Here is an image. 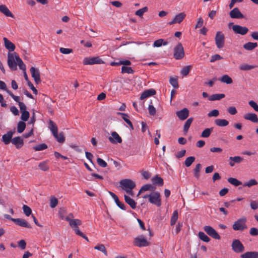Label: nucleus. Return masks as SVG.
I'll return each instance as SVG.
<instances>
[{
  "instance_id": "nucleus-8",
  "label": "nucleus",
  "mask_w": 258,
  "mask_h": 258,
  "mask_svg": "<svg viewBox=\"0 0 258 258\" xmlns=\"http://www.w3.org/2000/svg\"><path fill=\"white\" fill-rule=\"evenodd\" d=\"M150 244V243L143 236L136 237L134 240V244L139 247L147 246L149 245Z\"/></svg>"
},
{
  "instance_id": "nucleus-42",
  "label": "nucleus",
  "mask_w": 258,
  "mask_h": 258,
  "mask_svg": "<svg viewBox=\"0 0 258 258\" xmlns=\"http://www.w3.org/2000/svg\"><path fill=\"white\" fill-rule=\"evenodd\" d=\"M227 181L229 183L234 186H238L242 184V182L241 181H239L236 178L233 177L228 178Z\"/></svg>"
},
{
  "instance_id": "nucleus-50",
  "label": "nucleus",
  "mask_w": 258,
  "mask_h": 258,
  "mask_svg": "<svg viewBox=\"0 0 258 258\" xmlns=\"http://www.w3.org/2000/svg\"><path fill=\"white\" fill-rule=\"evenodd\" d=\"M195 157L194 156H190L189 157H187L185 161H184V164L186 167H189L192 163L195 161Z\"/></svg>"
},
{
  "instance_id": "nucleus-61",
  "label": "nucleus",
  "mask_w": 258,
  "mask_h": 258,
  "mask_svg": "<svg viewBox=\"0 0 258 258\" xmlns=\"http://www.w3.org/2000/svg\"><path fill=\"white\" fill-rule=\"evenodd\" d=\"M7 93L13 98V99L17 102L19 103V102H21L20 101V97L17 96H15L14 95V94L10 91V90H7Z\"/></svg>"
},
{
  "instance_id": "nucleus-63",
  "label": "nucleus",
  "mask_w": 258,
  "mask_h": 258,
  "mask_svg": "<svg viewBox=\"0 0 258 258\" xmlns=\"http://www.w3.org/2000/svg\"><path fill=\"white\" fill-rule=\"evenodd\" d=\"M60 52L61 53L64 54H68L69 53H71L73 52V49L70 48H66L63 47H61L59 49Z\"/></svg>"
},
{
  "instance_id": "nucleus-35",
  "label": "nucleus",
  "mask_w": 258,
  "mask_h": 258,
  "mask_svg": "<svg viewBox=\"0 0 258 258\" xmlns=\"http://www.w3.org/2000/svg\"><path fill=\"white\" fill-rule=\"evenodd\" d=\"M168 42L167 41H165L163 39H159L154 41L153 46L156 47H159L163 45H167Z\"/></svg>"
},
{
  "instance_id": "nucleus-45",
  "label": "nucleus",
  "mask_w": 258,
  "mask_h": 258,
  "mask_svg": "<svg viewBox=\"0 0 258 258\" xmlns=\"http://www.w3.org/2000/svg\"><path fill=\"white\" fill-rule=\"evenodd\" d=\"M47 163L48 162L46 161L40 162L38 165L39 168L42 171H47L49 169V166Z\"/></svg>"
},
{
  "instance_id": "nucleus-46",
  "label": "nucleus",
  "mask_w": 258,
  "mask_h": 258,
  "mask_svg": "<svg viewBox=\"0 0 258 258\" xmlns=\"http://www.w3.org/2000/svg\"><path fill=\"white\" fill-rule=\"evenodd\" d=\"M54 137L56 139L57 141L60 143H63L65 141L64 134L62 132L59 133V134H58L57 132L56 137Z\"/></svg>"
},
{
  "instance_id": "nucleus-30",
  "label": "nucleus",
  "mask_w": 258,
  "mask_h": 258,
  "mask_svg": "<svg viewBox=\"0 0 258 258\" xmlns=\"http://www.w3.org/2000/svg\"><path fill=\"white\" fill-rule=\"evenodd\" d=\"M257 46V43L256 42H248L244 44L243 46L244 49L246 50H252L255 48Z\"/></svg>"
},
{
  "instance_id": "nucleus-41",
  "label": "nucleus",
  "mask_w": 258,
  "mask_h": 258,
  "mask_svg": "<svg viewBox=\"0 0 258 258\" xmlns=\"http://www.w3.org/2000/svg\"><path fill=\"white\" fill-rule=\"evenodd\" d=\"M192 121H193V118H192V117L189 118L188 119H187L186 120V121H185L184 125L183 126V132H184L186 133L188 131Z\"/></svg>"
},
{
  "instance_id": "nucleus-22",
  "label": "nucleus",
  "mask_w": 258,
  "mask_h": 258,
  "mask_svg": "<svg viewBox=\"0 0 258 258\" xmlns=\"http://www.w3.org/2000/svg\"><path fill=\"white\" fill-rule=\"evenodd\" d=\"M245 120H248L254 123L258 122L257 115L254 113H248L243 116Z\"/></svg>"
},
{
  "instance_id": "nucleus-27",
  "label": "nucleus",
  "mask_w": 258,
  "mask_h": 258,
  "mask_svg": "<svg viewBox=\"0 0 258 258\" xmlns=\"http://www.w3.org/2000/svg\"><path fill=\"white\" fill-rule=\"evenodd\" d=\"M5 46L6 48L8 49L10 51H13L15 49V45L12 42L9 41L7 38L4 37L3 38Z\"/></svg>"
},
{
  "instance_id": "nucleus-53",
  "label": "nucleus",
  "mask_w": 258,
  "mask_h": 258,
  "mask_svg": "<svg viewBox=\"0 0 258 258\" xmlns=\"http://www.w3.org/2000/svg\"><path fill=\"white\" fill-rule=\"evenodd\" d=\"M170 84L175 88L179 87L177 79L176 78L171 77L169 80Z\"/></svg>"
},
{
  "instance_id": "nucleus-39",
  "label": "nucleus",
  "mask_w": 258,
  "mask_h": 258,
  "mask_svg": "<svg viewBox=\"0 0 258 258\" xmlns=\"http://www.w3.org/2000/svg\"><path fill=\"white\" fill-rule=\"evenodd\" d=\"M178 211L177 210H175L173 213L170 220V225L171 226L175 224L176 221L178 220Z\"/></svg>"
},
{
  "instance_id": "nucleus-62",
  "label": "nucleus",
  "mask_w": 258,
  "mask_h": 258,
  "mask_svg": "<svg viewBox=\"0 0 258 258\" xmlns=\"http://www.w3.org/2000/svg\"><path fill=\"white\" fill-rule=\"evenodd\" d=\"M97 162L98 164L101 167H105L107 165L106 162L100 158H98L97 159Z\"/></svg>"
},
{
  "instance_id": "nucleus-2",
  "label": "nucleus",
  "mask_w": 258,
  "mask_h": 258,
  "mask_svg": "<svg viewBox=\"0 0 258 258\" xmlns=\"http://www.w3.org/2000/svg\"><path fill=\"white\" fill-rule=\"evenodd\" d=\"M246 222V218L245 217H242L236 221L232 225L233 229L235 231H243L247 228L245 225Z\"/></svg>"
},
{
  "instance_id": "nucleus-18",
  "label": "nucleus",
  "mask_w": 258,
  "mask_h": 258,
  "mask_svg": "<svg viewBox=\"0 0 258 258\" xmlns=\"http://www.w3.org/2000/svg\"><path fill=\"white\" fill-rule=\"evenodd\" d=\"M0 12L5 15L6 17L13 18H14V15L5 5H0Z\"/></svg>"
},
{
  "instance_id": "nucleus-12",
  "label": "nucleus",
  "mask_w": 258,
  "mask_h": 258,
  "mask_svg": "<svg viewBox=\"0 0 258 258\" xmlns=\"http://www.w3.org/2000/svg\"><path fill=\"white\" fill-rule=\"evenodd\" d=\"M70 223V226L71 228L74 230L75 233L80 236V235H82V232L80 231L79 230V226L82 224V221L78 219H76L75 221H71Z\"/></svg>"
},
{
  "instance_id": "nucleus-23",
  "label": "nucleus",
  "mask_w": 258,
  "mask_h": 258,
  "mask_svg": "<svg viewBox=\"0 0 258 258\" xmlns=\"http://www.w3.org/2000/svg\"><path fill=\"white\" fill-rule=\"evenodd\" d=\"M12 143L14 145L17 149L21 148L24 145L23 140L20 137H17L12 139Z\"/></svg>"
},
{
  "instance_id": "nucleus-14",
  "label": "nucleus",
  "mask_w": 258,
  "mask_h": 258,
  "mask_svg": "<svg viewBox=\"0 0 258 258\" xmlns=\"http://www.w3.org/2000/svg\"><path fill=\"white\" fill-rule=\"evenodd\" d=\"M111 136L108 137V140L113 144L121 143L122 139L116 132H113L111 134Z\"/></svg>"
},
{
  "instance_id": "nucleus-36",
  "label": "nucleus",
  "mask_w": 258,
  "mask_h": 258,
  "mask_svg": "<svg viewBox=\"0 0 258 258\" xmlns=\"http://www.w3.org/2000/svg\"><path fill=\"white\" fill-rule=\"evenodd\" d=\"M225 97V94H215L211 95L209 100L210 101L219 100Z\"/></svg>"
},
{
  "instance_id": "nucleus-6",
  "label": "nucleus",
  "mask_w": 258,
  "mask_h": 258,
  "mask_svg": "<svg viewBox=\"0 0 258 258\" xmlns=\"http://www.w3.org/2000/svg\"><path fill=\"white\" fill-rule=\"evenodd\" d=\"M149 201L152 204H154L158 207L161 205V200L160 199V194L159 192L156 191L151 193Z\"/></svg>"
},
{
  "instance_id": "nucleus-4",
  "label": "nucleus",
  "mask_w": 258,
  "mask_h": 258,
  "mask_svg": "<svg viewBox=\"0 0 258 258\" xmlns=\"http://www.w3.org/2000/svg\"><path fill=\"white\" fill-rule=\"evenodd\" d=\"M232 250L237 253L243 252L245 248L243 244L239 239H234L231 244Z\"/></svg>"
},
{
  "instance_id": "nucleus-7",
  "label": "nucleus",
  "mask_w": 258,
  "mask_h": 258,
  "mask_svg": "<svg viewBox=\"0 0 258 258\" xmlns=\"http://www.w3.org/2000/svg\"><path fill=\"white\" fill-rule=\"evenodd\" d=\"M204 230L208 235L212 238L217 240H219L221 238L220 236L212 227L210 226H205L204 227Z\"/></svg>"
},
{
  "instance_id": "nucleus-28",
  "label": "nucleus",
  "mask_w": 258,
  "mask_h": 258,
  "mask_svg": "<svg viewBox=\"0 0 258 258\" xmlns=\"http://www.w3.org/2000/svg\"><path fill=\"white\" fill-rule=\"evenodd\" d=\"M49 128L52 133L54 137H56L57 133L58 132L57 127L56 124L52 120H50L49 121Z\"/></svg>"
},
{
  "instance_id": "nucleus-51",
  "label": "nucleus",
  "mask_w": 258,
  "mask_h": 258,
  "mask_svg": "<svg viewBox=\"0 0 258 258\" xmlns=\"http://www.w3.org/2000/svg\"><path fill=\"white\" fill-rule=\"evenodd\" d=\"M47 145L45 144H41L38 145L33 147V149L36 151H42L47 148Z\"/></svg>"
},
{
  "instance_id": "nucleus-9",
  "label": "nucleus",
  "mask_w": 258,
  "mask_h": 258,
  "mask_svg": "<svg viewBox=\"0 0 258 258\" xmlns=\"http://www.w3.org/2000/svg\"><path fill=\"white\" fill-rule=\"evenodd\" d=\"M224 35L220 31H218L216 33L215 36V42L217 47L218 48H221L224 45Z\"/></svg>"
},
{
  "instance_id": "nucleus-44",
  "label": "nucleus",
  "mask_w": 258,
  "mask_h": 258,
  "mask_svg": "<svg viewBox=\"0 0 258 258\" xmlns=\"http://www.w3.org/2000/svg\"><path fill=\"white\" fill-rule=\"evenodd\" d=\"M26 123L24 121H20L18 123L17 132L19 133H22L25 129Z\"/></svg>"
},
{
  "instance_id": "nucleus-34",
  "label": "nucleus",
  "mask_w": 258,
  "mask_h": 258,
  "mask_svg": "<svg viewBox=\"0 0 258 258\" xmlns=\"http://www.w3.org/2000/svg\"><path fill=\"white\" fill-rule=\"evenodd\" d=\"M256 68V66L249 65L247 63H242L239 66V69L242 71H249Z\"/></svg>"
},
{
  "instance_id": "nucleus-17",
  "label": "nucleus",
  "mask_w": 258,
  "mask_h": 258,
  "mask_svg": "<svg viewBox=\"0 0 258 258\" xmlns=\"http://www.w3.org/2000/svg\"><path fill=\"white\" fill-rule=\"evenodd\" d=\"M186 17V15L184 13H180L176 15L172 21L168 23L169 25H173L175 23L180 24L184 19Z\"/></svg>"
},
{
  "instance_id": "nucleus-24",
  "label": "nucleus",
  "mask_w": 258,
  "mask_h": 258,
  "mask_svg": "<svg viewBox=\"0 0 258 258\" xmlns=\"http://www.w3.org/2000/svg\"><path fill=\"white\" fill-rule=\"evenodd\" d=\"M156 93L155 90L153 89L146 90L142 93L140 99L143 100L148 97L155 95Z\"/></svg>"
},
{
  "instance_id": "nucleus-33",
  "label": "nucleus",
  "mask_w": 258,
  "mask_h": 258,
  "mask_svg": "<svg viewBox=\"0 0 258 258\" xmlns=\"http://www.w3.org/2000/svg\"><path fill=\"white\" fill-rule=\"evenodd\" d=\"M215 124L218 126H226L228 125L229 122L225 119H216L215 121Z\"/></svg>"
},
{
  "instance_id": "nucleus-11",
  "label": "nucleus",
  "mask_w": 258,
  "mask_h": 258,
  "mask_svg": "<svg viewBox=\"0 0 258 258\" xmlns=\"http://www.w3.org/2000/svg\"><path fill=\"white\" fill-rule=\"evenodd\" d=\"M232 30L235 34L242 35H245L248 31V29L245 26H241L238 25H233Z\"/></svg>"
},
{
  "instance_id": "nucleus-31",
  "label": "nucleus",
  "mask_w": 258,
  "mask_h": 258,
  "mask_svg": "<svg viewBox=\"0 0 258 258\" xmlns=\"http://www.w3.org/2000/svg\"><path fill=\"white\" fill-rule=\"evenodd\" d=\"M152 182L153 184L160 186H162L164 183L163 179L158 175H156L152 178Z\"/></svg>"
},
{
  "instance_id": "nucleus-57",
  "label": "nucleus",
  "mask_w": 258,
  "mask_h": 258,
  "mask_svg": "<svg viewBox=\"0 0 258 258\" xmlns=\"http://www.w3.org/2000/svg\"><path fill=\"white\" fill-rule=\"evenodd\" d=\"M148 110L149 113L151 115L154 116L156 114V108L153 105L152 102H151L150 104L149 105Z\"/></svg>"
},
{
  "instance_id": "nucleus-64",
  "label": "nucleus",
  "mask_w": 258,
  "mask_h": 258,
  "mask_svg": "<svg viewBox=\"0 0 258 258\" xmlns=\"http://www.w3.org/2000/svg\"><path fill=\"white\" fill-rule=\"evenodd\" d=\"M248 104L255 111H258V105L255 102L251 100L249 101Z\"/></svg>"
},
{
  "instance_id": "nucleus-13",
  "label": "nucleus",
  "mask_w": 258,
  "mask_h": 258,
  "mask_svg": "<svg viewBox=\"0 0 258 258\" xmlns=\"http://www.w3.org/2000/svg\"><path fill=\"white\" fill-rule=\"evenodd\" d=\"M15 59L14 53L11 54L9 53L8 55V64L12 71H15L17 69V64Z\"/></svg>"
},
{
  "instance_id": "nucleus-32",
  "label": "nucleus",
  "mask_w": 258,
  "mask_h": 258,
  "mask_svg": "<svg viewBox=\"0 0 258 258\" xmlns=\"http://www.w3.org/2000/svg\"><path fill=\"white\" fill-rule=\"evenodd\" d=\"M155 189V187L150 184H147L144 185L140 189L138 195L140 194L141 193L147 191V190H150V191H153Z\"/></svg>"
},
{
  "instance_id": "nucleus-26",
  "label": "nucleus",
  "mask_w": 258,
  "mask_h": 258,
  "mask_svg": "<svg viewBox=\"0 0 258 258\" xmlns=\"http://www.w3.org/2000/svg\"><path fill=\"white\" fill-rule=\"evenodd\" d=\"M14 54L15 55V59L17 61V64L18 65L19 68L23 71H25L26 70V66L23 63L21 58L19 56L16 52H14Z\"/></svg>"
},
{
  "instance_id": "nucleus-5",
  "label": "nucleus",
  "mask_w": 258,
  "mask_h": 258,
  "mask_svg": "<svg viewBox=\"0 0 258 258\" xmlns=\"http://www.w3.org/2000/svg\"><path fill=\"white\" fill-rule=\"evenodd\" d=\"M104 61L99 56L85 57L83 60L84 65H92L94 64L103 63Z\"/></svg>"
},
{
  "instance_id": "nucleus-20",
  "label": "nucleus",
  "mask_w": 258,
  "mask_h": 258,
  "mask_svg": "<svg viewBox=\"0 0 258 258\" xmlns=\"http://www.w3.org/2000/svg\"><path fill=\"white\" fill-rule=\"evenodd\" d=\"M13 134V132H8L6 134L3 136L2 141L5 143V144L8 145L11 142H12Z\"/></svg>"
},
{
  "instance_id": "nucleus-37",
  "label": "nucleus",
  "mask_w": 258,
  "mask_h": 258,
  "mask_svg": "<svg viewBox=\"0 0 258 258\" xmlns=\"http://www.w3.org/2000/svg\"><path fill=\"white\" fill-rule=\"evenodd\" d=\"M213 127L207 128L205 129L201 134V137L208 138L213 131Z\"/></svg>"
},
{
  "instance_id": "nucleus-29",
  "label": "nucleus",
  "mask_w": 258,
  "mask_h": 258,
  "mask_svg": "<svg viewBox=\"0 0 258 258\" xmlns=\"http://www.w3.org/2000/svg\"><path fill=\"white\" fill-rule=\"evenodd\" d=\"M125 202L133 209L136 208V202L133 199L126 195L124 196Z\"/></svg>"
},
{
  "instance_id": "nucleus-59",
  "label": "nucleus",
  "mask_w": 258,
  "mask_h": 258,
  "mask_svg": "<svg viewBox=\"0 0 258 258\" xmlns=\"http://www.w3.org/2000/svg\"><path fill=\"white\" fill-rule=\"evenodd\" d=\"M21 113H22L21 117V119L23 121H27L30 116V113H29V111H23Z\"/></svg>"
},
{
  "instance_id": "nucleus-48",
  "label": "nucleus",
  "mask_w": 258,
  "mask_h": 258,
  "mask_svg": "<svg viewBox=\"0 0 258 258\" xmlns=\"http://www.w3.org/2000/svg\"><path fill=\"white\" fill-rule=\"evenodd\" d=\"M148 11V7H145L143 8L142 9L137 10L135 14H136V15H137L140 17H142L143 16V15H144V14L145 12H147Z\"/></svg>"
},
{
  "instance_id": "nucleus-52",
  "label": "nucleus",
  "mask_w": 258,
  "mask_h": 258,
  "mask_svg": "<svg viewBox=\"0 0 258 258\" xmlns=\"http://www.w3.org/2000/svg\"><path fill=\"white\" fill-rule=\"evenodd\" d=\"M257 181L254 179H251L248 182H245L243 184V186H248L249 187L257 184Z\"/></svg>"
},
{
  "instance_id": "nucleus-3",
  "label": "nucleus",
  "mask_w": 258,
  "mask_h": 258,
  "mask_svg": "<svg viewBox=\"0 0 258 258\" xmlns=\"http://www.w3.org/2000/svg\"><path fill=\"white\" fill-rule=\"evenodd\" d=\"M173 56L177 60L181 59L184 57V49L181 43H178L174 48Z\"/></svg>"
},
{
  "instance_id": "nucleus-1",
  "label": "nucleus",
  "mask_w": 258,
  "mask_h": 258,
  "mask_svg": "<svg viewBox=\"0 0 258 258\" xmlns=\"http://www.w3.org/2000/svg\"><path fill=\"white\" fill-rule=\"evenodd\" d=\"M121 188L124 190L127 194L133 195V189L136 186V183L131 179H124L121 180L119 182Z\"/></svg>"
},
{
  "instance_id": "nucleus-58",
  "label": "nucleus",
  "mask_w": 258,
  "mask_h": 258,
  "mask_svg": "<svg viewBox=\"0 0 258 258\" xmlns=\"http://www.w3.org/2000/svg\"><path fill=\"white\" fill-rule=\"evenodd\" d=\"M229 160L234 161L235 163H240L243 161V159L240 156H234L230 157Z\"/></svg>"
},
{
  "instance_id": "nucleus-56",
  "label": "nucleus",
  "mask_w": 258,
  "mask_h": 258,
  "mask_svg": "<svg viewBox=\"0 0 258 258\" xmlns=\"http://www.w3.org/2000/svg\"><path fill=\"white\" fill-rule=\"evenodd\" d=\"M22 208L24 214L27 216H29L31 214L32 210L29 206L25 205L23 206Z\"/></svg>"
},
{
  "instance_id": "nucleus-21",
  "label": "nucleus",
  "mask_w": 258,
  "mask_h": 258,
  "mask_svg": "<svg viewBox=\"0 0 258 258\" xmlns=\"http://www.w3.org/2000/svg\"><path fill=\"white\" fill-rule=\"evenodd\" d=\"M109 194L112 197V198L114 200V201H115L116 204L119 208H120L121 209H122L123 210H126L125 206L124 205L123 203H122L119 201L117 196L115 194H114L113 192H112L111 191H109Z\"/></svg>"
},
{
  "instance_id": "nucleus-19",
  "label": "nucleus",
  "mask_w": 258,
  "mask_h": 258,
  "mask_svg": "<svg viewBox=\"0 0 258 258\" xmlns=\"http://www.w3.org/2000/svg\"><path fill=\"white\" fill-rule=\"evenodd\" d=\"M17 225L25 228H31V225L25 220L21 218H16L14 220Z\"/></svg>"
},
{
  "instance_id": "nucleus-10",
  "label": "nucleus",
  "mask_w": 258,
  "mask_h": 258,
  "mask_svg": "<svg viewBox=\"0 0 258 258\" xmlns=\"http://www.w3.org/2000/svg\"><path fill=\"white\" fill-rule=\"evenodd\" d=\"M30 71L35 83L38 84L41 83L40 73L39 70L34 67H32L30 69Z\"/></svg>"
},
{
  "instance_id": "nucleus-60",
  "label": "nucleus",
  "mask_w": 258,
  "mask_h": 258,
  "mask_svg": "<svg viewBox=\"0 0 258 258\" xmlns=\"http://www.w3.org/2000/svg\"><path fill=\"white\" fill-rule=\"evenodd\" d=\"M66 213H67L66 210L63 208H60V209L58 211L59 216L62 220L65 219V218H66L65 215H66Z\"/></svg>"
},
{
  "instance_id": "nucleus-55",
  "label": "nucleus",
  "mask_w": 258,
  "mask_h": 258,
  "mask_svg": "<svg viewBox=\"0 0 258 258\" xmlns=\"http://www.w3.org/2000/svg\"><path fill=\"white\" fill-rule=\"evenodd\" d=\"M58 204V200L54 197H51L50 200V207L51 208H55Z\"/></svg>"
},
{
  "instance_id": "nucleus-49",
  "label": "nucleus",
  "mask_w": 258,
  "mask_h": 258,
  "mask_svg": "<svg viewBox=\"0 0 258 258\" xmlns=\"http://www.w3.org/2000/svg\"><path fill=\"white\" fill-rule=\"evenodd\" d=\"M134 73V71L131 67L122 66L121 68V73L122 74H133Z\"/></svg>"
},
{
  "instance_id": "nucleus-15",
  "label": "nucleus",
  "mask_w": 258,
  "mask_h": 258,
  "mask_svg": "<svg viewBox=\"0 0 258 258\" xmlns=\"http://www.w3.org/2000/svg\"><path fill=\"white\" fill-rule=\"evenodd\" d=\"M176 114L180 120H184L188 117L189 110L187 108H184L179 111H177L176 112Z\"/></svg>"
},
{
  "instance_id": "nucleus-38",
  "label": "nucleus",
  "mask_w": 258,
  "mask_h": 258,
  "mask_svg": "<svg viewBox=\"0 0 258 258\" xmlns=\"http://www.w3.org/2000/svg\"><path fill=\"white\" fill-rule=\"evenodd\" d=\"M220 80L223 83H226L227 84H230L232 83V79L227 75H223Z\"/></svg>"
},
{
  "instance_id": "nucleus-25",
  "label": "nucleus",
  "mask_w": 258,
  "mask_h": 258,
  "mask_svg": "<svg viewBox=\"0 0 258 258\" xmlns=\"http://www.w3.org/2000/svg\"><path fill=\"white\" fill-rule=\"evenodd\" d=\"M241 258H258V251H247L240 255Z\"/></svg>"
},
{
  "instance_id": "nucleus-54",
  "label": "nucleus",
  "mask_w": 258,
  "mask_h": 258,
  "mask_svg": "<svg viewBox=\"0 0 258 258\" xmlns=\"http://www.w3.org/2000/svg\"><path fill=\"white\" fill-rule=\"evenodd\" d=\"M191 68V66H185V67H183V69L181 71V74L183 76H186L189 74V72Z\"/></svg>"
},
{
  "instance_id": "nucleus-40",
  "label": "nucleus",
  "mask_w": 258,
  "mask_h": 258,
  "mask_svg": "<svg viewBox=\"0 0 258 258\" xmlns=\"http://www.w3.org/2000/svg\"><path fill=\"white\" fill-rule=\"evenodd\" d=\"M198 236L200 239L204 242H208L210 241V238L203 232H199Z\"/></svg>"
},
{
  "instance_id": "nucleus-43",
  "label": "nucleus",
  "mask_w": 258,
  "mask_h": 258,
  "mask_svg": "<svg viewBox=\"0 0 258 258\" xmlns=\"http://www.w3.org/2000/svg\"><path fill=\"white\" fill-rule=\"evenodd\" d=\"M94 249L102 252L105 255H107V251L104 244H100L94 247Z\"/></svg>"
},
{
  "instance_id": "nucleus-16",
  "label": "nucleus",
  "mask_w": 258,
  "mask_h": 258,
  "mask_svg": "<svg viewBox=\"0 0 258 258\" xmlns=\"http://www.w3.org/2000/svg\"><path fill=\"white\" fill-rule=\"evenodd\" d=\"M229 16L232 19H243V15L240 12L238 8H234L229 13Z\"/></svg>"
},
{
  "instance_id": "nucleus-47",
  "label": "nucleus",
  "mask_w": 258,
  "mask_h": 258,
  "mask_svg": "<svg viewBox=\"0 0 258 258\" xmlns=\"http://www.w3.org/2000/svg\"><path fill=\"white\" fill-rule=\"evenodd\" d=\"M201 167H202L201 164L199 163V164H197L194 170V176L197 178H199L200 177V170L201 169Z\"/></svg>"
}]
</instances>
